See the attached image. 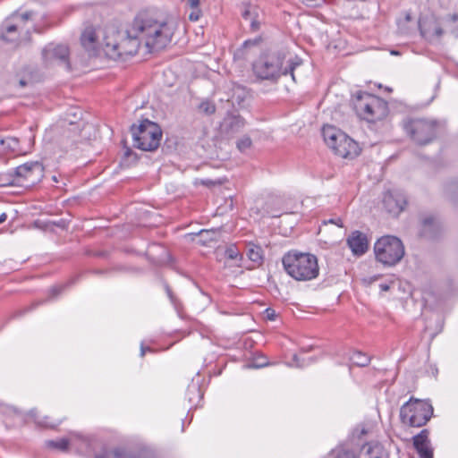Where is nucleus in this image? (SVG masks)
<instances>
[{
	"label": "nucleus",
	"instance_id": "20",
	"mask_svg": "<svg viewBox=\"0 0 458 458\" xmlns=\"http://www.w3.org/2000/svg\"><path fill=\"white\" fill-rule=\"evenodd\" d=\"M95 458H151L146 454H134L122 448L106 451L102 454H97Z\"/></svg>",
	"mask_w": 458,
	"mask_h": 458
},
{
	"label": "nucleus",
	"instance_id": "14",
	"mask_svg": "<svg viewBox=\"0 0 458 458\" xmlns=\"http://www.w3.org/2000/svg\"><path fill=\"white\" fill-rule=\"evenodd\" d=\"M31 15L32 12H25L21 14H13L12 17L7 19L3 24L2 38L6 41H13L14 38L8 37V35L15 33L18 30H21L22 25L31 18Z\"/></svg>",
	"mask_w": 458,
	"mask_h": 458
},
{
	"label": "nucleus",
	"instance_id": "23",
	"mask_svg": "<svg viewBox=\"0 0 458 458\" xmlns=\"http://www.w3.org/2000/svg\"><path fill=\"white\" fill-rule=\"evenodd\" d=\"M96 33L93 29L88 28L84 30L81 37V42L83 47L87 51L93 50L95 48Z\"/></svg>",
	"mask_w": 458,
	"mask_h": 458
},
{
	"label": "nucleus",
	"instance_id": "28",
	"mask_svg": "<svg viewBox=\"0 0 458 458\" xmlns=\"http://www.w3.org/2000/svg\"><path fill=\"white\" fill-rule=\"evenodd\" d=\"M334 458H356V455L351 450L337 448L334 451Z\"/></svg>",
	"mask_w": 458,
	"mask_h": 458
},
{
	"label": "nucleus",
	"instance_id": "26",
	"mask_svg": "<svg viewBox=\"0 0 458 458\" xmlns=\"http://www.w3.org/2000/svg\"><path fill=\"white\" fill-rule=\"evenodd\" d=\"M199 109L205 114L209 115L213 114L216 112V106L212 101L205 100L199 104Z\"/></svg>",
	"mask_w": 458,
	"mask_h": 458
},
{
	"label": "nucleus",
	"instance_id": "43",
	"mask_svg": "<svg viewBox=\"0 0 458 458\" xmlns=\"http://www.w3.org/2000/svg\"><path fill=\"white\" fill-rule=\"evenodd\" d=\"M265 365H266V363H260V364H254V365H252V367L253 368H261V367H263Z\"/></svg>",
	"mask_w": 458,
	"mask_h": 458
},
{
	"label": "nucleus",
	"instance_id": "24",
	"mask_svg": "<svg viewBox=\"0 0 458 458\" xmlns=\"http://www.w3.org/2000/svg\"><path fill=\"white\" fill-rule=\"evenodd\" d=\"M246 255L252 262L258 265L262 263L263 254L262 249L259 246L251 242L248 243Z\"/></svg>",
	"mask_w": 458,
	"mask_h": 458
},
{
	"label": "nucleus",
	"instance_id": "11",
	"mask_svg": "<svg viewBox=\"0 0 458 458\" xmlns=\"http://www.w3.org/2000/svg\"><path fill=\"white\" fill-rule=\"evenodd\" d=\"M48 445L62 451L67 450L68 447L72 445L81 453H88L91 449L92 440L87 437L74 433L69 439L62 438L56 441H49Z\"/></svg>",
	"mask_w": 458,
	"mask_h": 458
},
{
	"label": "nucleus",
	"instance_id": "15",
	"mask_svg": "<svg viewBox=\"0 0 458 458\" xmlns=\"http://www.w3.org/2000/svg\"><path fill=\"white\" fill-rule=\"evenodd\" d=\"M347 245L356 256L363 255L369 248V241L365 233L354 231L347 238Z\"/></svg>",
	"mask_w": 458,
	"mask_h": 458
},
{
	"label": "nucleus",
	"instance_id": "31",
	"mask_svg": "<svg viewBox=\"0 0 458 458\" xmlns=\"http://www.w3.org/2000/svg\"><path fill=\"white\" fill-rule=\"evenodd\" d=\"M191 9H192V11L189 14V20L191 21H197L201 15V11L199 9V7H195V8H191Z\"/></svg>",
	"mask_w": 458,
	"mask_h": 458
},
{
	"label": "nucleus",
	"instance_id": "13",
	"mask_svg": "<svg viewBox=\"0 0 458 458\" xmlns=\"http://www.w3.org/2000/svg\"><path fill=\"white\" fill-rule=\"evenodd\" d=\"M383 205L389 214L398 216L405 208L407 205V198L401 191H389L384 194Z\"/></svg>",
	"mask_w": 458,
	"mask_h": 458
},
{
	"label": "nucleus",
	"instance_id": "1",
	"mask_svg": "<svg viewBox=\"0 0 458 458\" xmlns=\"http://www.w3.org/2000/svg\"><path fill=\"white\" fill-rule=\"evenodd\" d=\"M174 28L165 20H157L148 13H139L124 32L108 31L102 47L113 59L137 54L143 43L149 51L164 48L172 39Z\"/></svg>",
	"mask_w": 458,
	"mask_h": 458
},
{
	"label": "nucleus",
	"instance_id": "3",
	"mask_svg": "<svg viewBox=\"0 0 458 458\" xmlns=\"http://www.w3.org/2000/svg\"><path fill=\"white\" fill-rule=\"evenodd\" d=\"M282 261L286 273L297 281H310L319 275L318 259L313 254L290 251Z\"/></svg>",
	"mask_w": 458,
	"mask_h": 458
},
{
	"label": "nucleus",
	"instance_id": "27",
	"mask_svg": "<svg viewBox=\"0 0 458 458\" xmlns=\"http://www.w3.org/2000/svg\"><path fill=\"white\" fill-rule=\"evenodd\" d=\"M0 144L4 146L5 148L10 149L11 151H16L19 141L16 138L8 137L6 139H3L0 140Z\"/></svg>",
	"mask_w": 458,
	"mask_h": 458
},
{
	"label": "nucleus",
	"instance_id": "37",
	"mask_svg": "<svg viewBox=\"0 0 458 458\" xmlns=\"http://www.w3.org/2000/svg\"><path fill=\"white\" fill-rule=\"evenodd\" d=\"M266 313H267V317L269 319H271V320H273V319H274V318H275V311H274L273 310H271V309H267V310H266Z\"/></svg>",
	"mask_w": 458,
	"mask_h": 458
},
{
	"label": "nucleus",
	"instance_id": "44",
	"mask_svg": "<svg viewBox=\"0 0 458 458\" xmlns=\"http://www.w3.org/2000/svg\"><path fill=\"white\" fill-rule=\"evenodd\" d=\"M390 54H391L392 55H400V53H399L398 51H396V50H392V51L390 52Z\"/></svg>",
	"mask_w": 458,
	"mask_h": 458
},
{
	"label": "nucleus",
	"instance_id": "5",
	"mask_svg": "<svg viewBox=\"0 0 458 458\" xmlns=\"http://www.w3.org/2000/svg\"><path fill=\"white\" fill-rule=\"evenodd\" d=\"M322 135L326 144L343 158H352L359 155L358 144L341 130L326 125L322 129Z\"/></svg>",
	"mask_w": 458,
	"mask_h": 458
},
{
	"label": "nucleus",
	"instance_id": "46",
	"mask_svg": "<svg viewBox=\"0 0 458 458\" xmlns=\"http://www.w3.org/2000/svg\"><path fill=\"white\" fill-rule=\"evenodd\" d=\"M20 83H21V86L25 85V82L23 81H21Z\"/></svg>",
	"mask_w": 458,
	"mask_h": 458
},
{
	"label": "nucleus",
	"instance_id": "25",
	"mask_svg": "<svg viewBox=\"0 0 458 458\" xmlns=\"http://www.w3.org/2000/svg\"><path fill=\"white\" fill-rule=\"evenodd\" d=\"M351 362L358 367H366L370 362V357L366 353L355 351L350 356Z\"/></svg>",
	"mask_w": 458,
	"mask_h": 458
},
{
	"label": "nucleus",
	"instance_id": "17",
	"mask_svg": "<svg viewBox=\"0 0 458 458\" xmlns=\"http://www.w3.org/2000/svg\"><path fill=\"white\" fill-rule=\"evenodd\" d=\"M244 126L245 120L242 116L228 114L224 118L221 123V131L228 136H233L241 131Z\"/></svg>",
	"mask_w": 458,
	"mask_h": 458
},
{
	"label": "nucleus",
	"instance_id": "39",
	"mask_svg": "<svg viewBox=\"0 0 458 458\" xmlns=\"http://www.w3.org/2000/svg\"><path fill=\"white\" fill-rule=\"evenodd\" d=\"M188 391L189 392L193 391V392H197L198 394H199V388L196 385H192V386H189Z\"/></svg>",
	"mask_w": 458,
	"mask_h": 458
},
{
	"label": "nucleus",
	"instance_id": "9",
	"mask_svg": "<svg viewBox=\"0 0 458 458\" xmlns=\"http://www.w3.org/2000/svg\"><path fill=\"white\" fill-rule=\"evenodd\" d=\"M403 128L413 141L426 145L436 138L439 123L433 119L412 118L404 122Z\"/></svg>",
	"mask_w": 458,
	"mask_h": 458
},
{
	"label": "nucleus",
	"instance_id": "22",
	"mask_svg": "<svg viewBox=\"0 0 458 458\" xmlns=\"http://www.w3.org/2000/svg\"><path fill=\"white\" fill-rule=\"evenodd\" d=\"M36 170L40 171V165L38 162L25 163L14 168V174L19 178L30 180Z\"/></svg>",
	"mask_w": 458,
	"mask_h": 458
},
{
	"label": "nucleus",
	"instance_id": "32",
	"mask_svg": "<svg viewBox=\"0 0 458 458\" xmlns=\"http://www.w3.org/2000/svg\"><path fill=\"white\" fill-rule=\"evenodd\" d=\"M323 224L324 225L332 224V225H337L338 227L344 226L343 221L340 217H335V218H330L328 220H324Z\"/></svg>",
	"mask_w": 458,
	"mask_h": 458
},
{
	"label": "nucleus",
	"instance_id": "21",
	"mask_svg": "<svg viewBox=\"0 0 458 458\" xmlns=\"http://www.w3.org/2000/svg\"><path fill=\"white\" fill-rule=\"evenodd\" d=\"M438 227V224L433 216H427L422 219L420 234L425 238H434Z\"/></svg>",
	"mask_w": 458,
	"mask_h": 458
},
{
	"label": "nucleus",
	"instance_id": "34",
	"mask_svg": "<svg viewBox=\"0 0 458 458\" xmlns=\"http://www.w3.org/2000/svg\"><path fill=\"white\" fill-rule=\"evenodd\" d=\"M147 352H153L154 350L150 347H145L144 344H140V356L143 357Z\"/></svg>",
	"mask_w": 458,
	"mask_h": 458
},
{
	"label": "nucleus",
	"instance_id": "7",
	"mask_svg": "<svg viewBox=\"0 0 458 458\" xmlns=\"http://www.w3.org/2000/svg\"><path fill=\"white\" fill-rule=\"evenodd\" d=\"M374 253L378 262L392 267L403 258L404 246L396 236L384 235L375 242Z\"/></svg>",
	"mask_w": 458,
	"mask_h": 458
},
{
	"label": "nucleus",
	"instance_id": "8",
	"mask_svg": "<svg viewBox=\"0 0 458 458\" xmlns=\"http://www.w3.org/2000/svg\"><path fill=\"white\" fill-rule=\"evenodd\" d=\"M433 414L432 405L427 402L411 398L400 409V419L403 424L411 427H422Z\"/></svg>",
	"mask_w": 458,
	"mask_h": 458
},
{
	"label": "nucleus",
	"instance_id": "33",
	"mask_svg": "<svg viewBox=\"0 0 458 458\" xmlns=\"http://www.w3.org/2000/svg\"><path fill=\"white\" fill-rule=\"evenodd\" d=\"M47 420V418H44L43 420H39L38 419L35 418V420L38 424L43 427L54 428L55 424L49 422Z\"/></svg>",
	"mask_w": 458,
	"mask_h": 458
},
{
	"label": "nucleus",
	"instance_id": "40",
	"mask_svg": "<svg viewBox=\"0 0 458 458\" xmlns=\"http://www.w3.org/2000/svg\"><path fill=\"white\" fill-rule=\"evenodd\" d=\"M165 291H166V293H167V295H168L169 299H170L172 301H174V295H173V293H172V292H171L170 288H169L167 285L165 286Z\"/></svg>",
	"mask_w": 458,
	"mask_h": 458
},
{
	"label": "nucleus",
	"instance_id": "16",
	"mask_svg": "<svg viewBox=\"0 0 458 458\" xmlns=\"http://www.w3.org/2000/svg\"><path fill=\"white\" fill-rule=\"evenodd\" d=\"M413 445L420 458H433V449L428 440V431L421 430L413 437Z\"/></svg>",
	"mask_w": 458,
	"mask_h": 458
},
{
	"label": "nucleus",
	"instance_id": "29",
	"mask_svg": "<svg viewBox=\"0 0 458 458\" xmlns=\"http://www.w3.org/2000/svg\"><path fill=\"white\" fill-rule=\"evenodd\" d=\"M251 140L249 136H243L237 141V148L241 152H244L251 146Z\"/></svg>",
	"mask_w": 458,
	"mask_h": 458
},
{
	"label": "nucleus",
	"instance_id": "2",
	"mask_svg": "<svg viewBox=\"0 0 458 458\" xmlns=\"http://www.w3.org/2000/svg\"><path fill=\"white\" fill-rule=\"evenodd\" d=\"M285 59V55L282 53L263 55L253 64V72L260 80L271 81L290 74L295 81L294 70L302 64L301 59L297 56Z\"/></svg>",
	"mask_w": 458,
	"mask_h": 458
},
{
	"label": "nucleus",
	"instance_id": "19",
	"mask_svg": "<svg viewBox=\"0 0 458 458\" xmlns=\"http://www.w3.org/2000/svg\"><path fill=\"white\" fill-rule=\"evenodd\" d=\"M242 16L246 21H250V29L256 31L259 29V22L258 21L259 9L257 6L245 4L242 11Z\"/></svg>",
	"mask_w": 458,
	"mask_h": 458
},
{
	"label": "nucleus",
	"instance_id": "38",
	"mask_svg": "<svg viewBox=\"0 0 458 458\" xmlns=\"http://www.w3.org/2000/svg\"><path fill=\"white\" fill-rule=\"evenodd\" d=\"M293 361H294V364H295L296 367L301 368V367L304 366L303 363H300L299 357L297 355L293 356Z\"/></svg>",
	"mask_w": 458,
	"mask_h": 458
},
{
	"label": "nucleus",
	"instance_id": "18",
	"mask_svg": "<svg viewBox=\"0 0 458 458\" xmlns=\"http://www.w3.org/2000/svg\"><path fill=\"white\" fill-rule=\"evenodd\" d=\"M358 458H389V455L383 445L369 442L361 446Z\"/></svg>",
	"mask_w": 458,
	"mask_h": 458
},
{
	"label": "nucleus",
	"instance_id": "47",
	"mask_svg": "<svg viewBox=\"0 0 458 458\" xmlns=\"http://www.w3.org/2000/svg\"><path fill=\"white\" fill-rule=\"evenodd\" d=\"M423 299L425 300V301H428V300H427L425 295L423 296Z\"/></svg>",
	"mask_w": 458,
	"mask_h": 458
},
{
	"label": "nucleus",
	"instance_id": "30",
	"mask_svg": "<svg viewBox=\"0 0 458 458\" xmlns=\"http://www.w3.org/2000/svg\"><path fill=\"white\" fill-rule=\"evenodd\" d=\"M225 258L229 259H237L238 258H242V255L240 254L237 247L231 245L228 248H226L225 251Z\"/></svg>",
	"mask_w": 458,
	"mask_h": 458
},
{
	"label": "nucleus",
	"instance_id": "41",
	"mask_svg": "<svg viewBox=\"0 0 458 458\" xmlns=\"http://www.w3.org/2000/svg\"><path fill=\"white\" fill-rule=\"evenodd\" d=\"M6 218H7L6 214L5 213H2L0 215V224L4 223L6 220Z\"/></svg>",
	"mask_w": 458,
	"mask_h": 458
},
{
	"label": "nucleus",
	"instance_id": "4",
	"mask_svg": "<svg viewBox=\"0 0 458 458\" xmlns=\"http://www.w3.org/2000/svg\"><path fill=\"white\" fill-rule=\"evenodd\" d=\"M353 106L357 114L369 123L380 121L388 114L387 103L367 92H356L353 96Z\"/></svg>",
	"mask_w": 458,
	"mask_h": 458
},
{
	"label": "nucleus",
	"instance_id": "42",
	"mask_svg": "<svg viewBox=\"0 0 458 458\" xmlns=\"http://www.w3.org/2000/svg\"><path fill=\"white\" fill-rule=\"evenodd\" d=\"M380 288L382 291H388L389 290V285L386 284H380Z\"/></svg>",
	"mask_w": 458,
	"mask_h": 458
},
{
	"label": "nucleus",
	"instance_id": "45",
	"mask_svg": "<svg viewBox=\"0 0 458 458\" xmlns=\"http://www.w3.org/2000/svg\"><path fill=\"white\" fill-rule=\"evenodd\" d=\"M453 20H454V21H458V16H457V15H454V16L453 17Z\"/></svg>",
	"mask_w": 458,
	"mask_h": 458
},
{
	"label": "nucleus",
	"instance_id": "36",
	"mask_svg": "<svg viewBox=\"0 0 458 458\" xmlns=\"http://www.w3.org/2000/svg\"><path fill=\"white\" fill-rule=\"evenodd\" d=\"M200 0H188V4L191 8L199 7Z\"/></svg>",
	"mask_w": 458,
	"mask_h": 458
},
{
	"label": "nucleus",
	"instance_id": "35",
	"mask_svg": "<svg viewBox=\"0 0 458 458\" xmlns=\"http://www.w3.org/2000/svg\"><path fill=\"white\" fill-rule=\"evenodd\" d=\"M64 288V285H58V286H55L51 289V294L53 296H55L57 295L59 293H61L63 291V289Z\"/></svg>",
	"mask_w": 458,
	"mask_h": 458
},
{
	"label": "nucleus",
	"instance_id": "12",
	"mask_svg": "<svg viewBox=\"0 0 458 458\" xmlns=\"http://www.w3.org/2000/svg\"><path fill=\"white\" fill-rule=\"evenodd\" d=\"M421 36L429 43L439 42L444 31L439 21L434 17L423 18L419 23Z\"/></svg>",
	"mask_w": 458,
	"mask_h": 458
},
{
	"label": "nucleus",
	"instance_id": "6",
	"mask_svg": "<svg viewBox=\"0 0 458 458\" xmlns=\"http://www.w3.org/2000/svg\"><path fill=\"white\" fill-rule=\"evenodd\" d=\"M131 131L135 148L143 151H154L159 147L162 131L156 123L145 119L139 125L133 124Z\"/></svg>",
	"mask_w": 458,
	"mask_h": 458
},
{
	"label": "nucleus",
	"instance_id": "10",
	"mask_svg": "<svg viewBox=\"0 0 458 458\" xmlns=\"http://www.w3.org/2000/svg\"><path fill=\"white\" fill-rule=\"evenodd\" d=\"M42 58L47 65L59 64L70 69L69 48L64 44H47L42 50Z\"/></svg>",
	"mask_w": 458,
	"mask_h": 458
}]
</instances>
